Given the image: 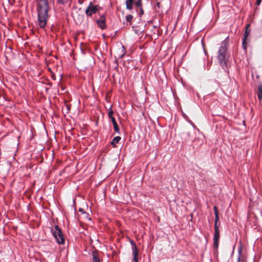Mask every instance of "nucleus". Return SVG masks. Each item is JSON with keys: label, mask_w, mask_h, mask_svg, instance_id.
<instances>
[{"label": "nucleus", "mask_w": 262, "mask_h": 262, "mask_svg": "<svg viewBox=\"0 0 262 262\" xmlns=\"http://www.w3.org/2000/svg\"><path fill=\"white\" fill-rule=\"evenodd\" d=\"M49 6L48 0H39L37 6V25L41 28H44L47 24Z\"/></svg>", "instance_id": "1"}, {"label": "nucleus", "mask_w": 262, "mask_h": 262, "mask_svg": "<svg viewBox=\"0 0 262 262\" xmlns=\"http://www.w3.org/2000/svg\"><path fill=\"white\" fill-rule=\"evenodd\" d=\"M228 41L225 39L222 41L221 46L217 52V59L220 66L223 68L227 67V62L229 58V54L228 53Z\"/></svg>", "instance_id": "2"}, {"label": "nucleus", "mask_w": 262, "mask_h": 262, "mask_svg": "<svg viewBox=\"0 0 262 262\" xmlns=\"http://www.w3.org/2000/svg\"><path fill=\"white\" fill-rule=\"evenodd\" d=\"M53 235L56 239L57 242L59 244H63L64 243V238L63 233L57 225L55 226L54 229L52 230Z\"/></svg>", "instance_id": "3"}, {"label": "nucleus", "mask_w": 262, "mask_h": 262, "mask_svg": "<svg viewBox=\"0 0 262 262\" xmlns=\"http://www.w3.org/2000/svg\"><path fill=\"white\" fill-rule=\"evenodd\" d=\"M97 10V7L90 4L85 10V13L88 16H91L93 14L95 13Z\"/></svg>", "instance_id": "4"}, {"label": "nucleus", "mask_w": 262, "mask_h": 262, "mask_svg": "<svg viewBox=\"0 0 262 262\" xmlns=\"http://www.w3.org/2000/svg\"><path fill=\"white\" fill-rule=\"evenodd\" d=\"M250 26L249 24L247 25V27L246 28L245 33L244 34V37L243 38V48L246 50V40L250 34V31L248 29V27Z\"/></svg>", "instance_id": "5"}, {"label": "nucleus", "mask_w": 262, "mask_h": 262, "mask_svg": "<svg viewBox=\"0 0 262 262\" xmlns=\"http://www.w3.org/2000/svg\"><path fill=\"white\" fill-rule=\"evenodd\" d=\"M220 236V231H214L213 236V245L215 248H217L219 247Z\"/></svg>", "instance_id": "6"}, {"label": "nucleus", "mask_w": 262, "mask_h": 262, "mask_svg": "<svg viewBox=\"0 0 262 262\" xmlns=\"http://www.w3.org/2000/svg\"><path fill=\"white\" fill-rule=\"evenodd\" d=\"M132 244H133L132 251H133V255L134 257V260L135 262H138V258L137 256L138 254V250L137 247L135 243L132 241Z\"/></svg>", "instance_id": "7"}, {"label": "nucleus", "mask_w": 262, "mask_h": 262, "mask_svg": "<svg viewBox=\"0 0 262 262\" xmlns=\"http://www.w3.org/2000/svg\"><path fill=\"white\" fill-rule=\"evenodd\" d=\"M238 257L237 262H244L245 257L243 254V247L241 245L238 248Z\"/></svg>", "instance_id": "8"}, {"label": "nucleus", "mask_w": 262, "mask_h": 262, "mask_svg": "<svg viewBox=\"0 0 262 262\" xmlns=\"http://www.w3.org/2000/svg\"><path fill=\"white\" fill-rule=\"evenodd\" d=\"M105 18L103 16H101L99 20L97 21L98 25L102 29H104L105 28Z\"/></svg>", "instance_id": "9"}, {"label": "nucleus", "mask_w": 262, "mask_h": 262, "mask_svg": "<svg viewBox=\"0 0 262 262\" xmlns=\"http://www.w3.org/2000/svg\"><path fill=\"white\" fill-rule=\"evenodd\" d=\"M111 120V121L113 123V126H114V130L116 132L119 133V126L118 125L117 123V122L116 121V120L115 119L114 117H112V119Z\"/></svg>", "instance_id": "10"}, {"label": "nucleus", "mask_w": 262, "mask_h": 262, "mask_svg": "<svg viewBox=\"0 0 262 262\" xmlns=\"http://www.w3.org/2000/svg\"><path fill=\"white\" fill-rule=\"evenodd\" d=\"M213 210L215 214V221L214 223H217L219 220V213L217 207L216 206L213 207Z\"/></svg>", "instance_id": "11"}, {"label": "nucleus", "mask_w": 262, "mask_h": 262, "mask_svg": "<svg viewBox=\"0 0 262 262\" xmlns=\"http://www.w3.org/2000/svg\"><path fill=\"white\" fill-rule=\"evenodd\" d=\"M134 0H126V7L127 9L131 10L133 9V4Z\"/></svg>", "instance_id": "12"}, {"label": "nucleus", "mask_w": 262, "mask_h": 262, "mask_svg": "<svg viewBox=\"0 0 262 262\" xmlns=\"http://www.w3.org/2000/svg\"><path fill=\"white\" fill-rule=\"evenodd\" d=\"M121 138L119 136H117L114 138L113 139L111 144L113 146V147H116V145L117 143L119 142V141L120 140Z\"/></svg>", "instance_id": "13"}, {"label": "nucleus", "mask_w": 262, "mask_h": 262, "mask_svg": "<svg viewBox=\"0 0 262 262\" xmlns=\"http://www.w3.org/2000/svg\"><path fill=\"white\" fill-rule=\"evenodd\" d=\"M257 97L259 100H262V85H259L258 87Z\"/></svg>", "instance_id": "14"}, {"label": "nucleus", "mask_w": 262, "mask_h": 262, "mask_svg": "<svg viewBox=\"0 0 262 262\" xmlns=\"http://www.w3.org/2000/svg\"><path fill=\"white\" fill-rule=\"evenodd\" d=\"M93 260L92 262H100L99 258L97 253L93 252L92 254Z\"/></svg>", "instance_id": "15"}, {"label": "nucleus", "mask_w": 262, "mask_h": 262, "mask_svg": "<svg viewBox=\"0 0 262 262\" xmlns=\"http://www.w3.org/2000/svg\"><path fill=\"white\" fill-rule=\"evenodd\" d=\"M133 18V16L132 15H127L126 16V20L127 22H129L130 24L131 23V21H132Z\"/></svg>", "instance_id": "16"}, {"label": "nucleus", "mask_w": 262, "mask_h": 262, "mask_svg": "<svg viewBox=\"0 0 262 262\" xmlns=\"http://www.w3.org/2000/svg\"><path fill=\"white\" fill-rule=\"evenodd\" d=\"M135 5L138 8H141L142 6V0H137L135 3Z\"/></svg>", "instance_id": "17"}, {"label": "nucleus", "mask_w": 262, "mask_h": 262, "mask_svg": "<svg viewBox=\"0 0 262 262\" xmlns=\"http://www.w3.org/2000/svg\"><path fill=\"white\" fill-rule=\"evenodd\" d=\"M114 112H113V111L112 110V109H110L109 110V111L108 112V117L109 118L112 119V117H114L113 116V114Z\"/></svg>", "instance_id": "18"}, {"label": "nucleus", "mask_w": 262, "mask_h": 262, "mask_svg": "<svg viewBox=\"0 0 262 262\" xmlns=\"http://www.w3.org/2000/svg\"><path fill=\"white\" fill-rule=\"evenodd\" d=\"M58 3H60L62 4H64L68 3L70 0H57Z\"/></svg>", "instance_id": "19"}, {"label": "nucleus", "mask_w": 262, "mask_h": 262, "mask_svg": "<svg viewBox=\"0 0 262 262\" xmlns=\"http://www.w3.org/2000/svg\"><path fill=\"white\" fill-rule=\"evenodd\" d=\"M214 231H219V228L217 226V223H214Z\"/></svg>", "instance_id": "20"}, {"label": "nucleus", "mask_w": 262, "mask_h": 262, "mask_svg": "<svg viewBox=\"0 0 262 262\" xmlns=\"http://www.w3.org/2000/svg\"><path fill=\"white\" fill-rule=\"evenodd\" d=\"M83 215L86 220L91 221V219L89 217V214L88 213L83 212Z\"/></svg>", "instance_id": "21"}, {"label": "nucleus", "mask_w": 262, "mask_h": 262, "mask_svg": "<svg viewBox=\"0 0 262 262\" xmlns=\"http://www.w3.org/2000/svg\"><path fill=\"white\" fill-rule=\"evenodd\" d=\"M261 1L262 0H256V5H257V6H259L260 4V3H261Z\"/></svg>", "instance_id": "22"}, {"label": "nucleus", "mask_w": 262, "mask_h": 262, "mask_svg": "<svg viewBox=\"0 0 262 262\" xmlns=\"http://www.w3.org/2000/svg\"><path fill=\"white\" fill-rule=\"evenodd\" d=\"M140 9V12L141 13V14H143V10L142 9V8L141 7V8H139Z\"/></svg>", "instance_id": "23"}, {"label": "nucleus", "mask_w": 262, "mask_h": 262, "mask_svg": "<svg viewBox=\"0 0 262 262\" xmlns=\"http://www.w3.org/2000/svg\"><path fill=\"white\" fill-rule=\"evenodd\" d=\"M79 211L81 212H82L83 213V212H84L83 211V210L82 209H79Z\"/></svg>", "instance_id": "24"}, {"label": "nucleus", "mask_w": 262, "mask_h": 262, "mask_svg": "<svg viewBox=\"0 0 262 262\" xmlns=\"http://www.w3.org/2000/svg\"><path fill=\"white\" fill-rule=\"evenodd\" d=\"M78 2L80 4H82L83 3V1L82 0H79Z\"/></svg>", "instance_id": "25"}]
</instances>
